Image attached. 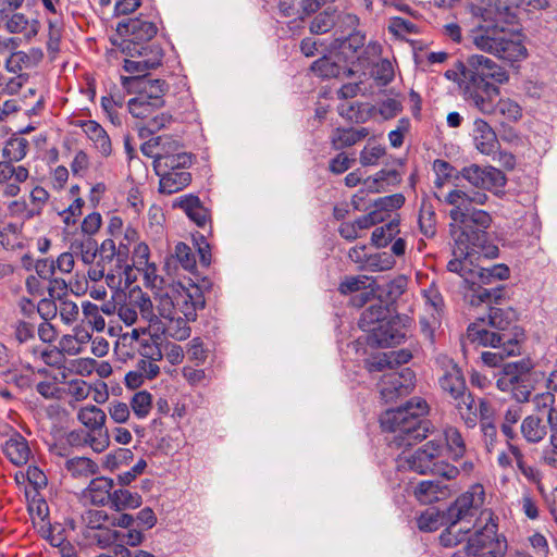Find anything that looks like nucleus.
I'll return each mask as SVG.
<instances>
[{
    "label": "nucleus",
    "instance_id": "obj_1",
    "mask_svg": "<svg viewBox=\"0 0 557 557\" xmlns=\"http://www.w3.org/2000/svg\"><path fill=\"white\" fill-rule=\"evenodd\" d=\"M482 2L481 5L472 9L473 15L481 20V23L469 34L473 46L478 50L509 62L524 59L528 51L521 34L505 26L515 16L510 7L503 0H482Z\"/></svg>",
    "mask_w": 557,
    "mask_h": 557
},
{
    "label": "nucleus",
    "instance_id": "obj_2",
    "mask_svg": "<svg viewBox=\"0 0 557 557\" xmlns=\"http://www.w3.org/2000/svg\"><path fill=\"white\" fill-rule=\"evenodd\" d=\"M449 218L453 220L449 230L454 239V257L447 263L449 272H462L467 267V257L473 253L488 259L498 257L499 249L491 242L487 233L493 222L487 211L465 206L453 207Z\"/></svg>",
    "mask_w": 557,
    "mask_h": 557
},
{
    "label": "nucleus",
    "instance_id": "obj_3",
    "mask_svg": "<svg viewBox=\"0 0 557 557\" xmlns=\"http://www.w3.org/2000/svg\"><path fill=\"white\" fill-rule=\"evenodd\" d=\"M470 527L460 522L449 521V525L441 533L440 543L444 547H454L467 540L463 550L454 553L450 557H504L507 552V541L498 534V517L492 509H482Z\"/></svg>",
    "mask_w": 557,
    "mask_h": 557
},
{
    "label": "nucleus",
    "instance_id": "obj_4",
    "mask_svg": "<svg viewBox=\"0 0 557 557\" xmlns=\"http://www.w3.org/2000/svg\"><path fill=\"white\" fill-rule=\"evenodd\" d=\"M517 312L512 308H490L488 319L471 323L467 338L480 346L505 345L508 354H520L521 330L517 326Z\"/></svg>",
    "mask_w": 557,
    "mask_h": 557
},
{
    "label": "nucleus",
    "instance_id": "obj_5",
    "mask_svg": "<svg viewBox=\"0 0 557 557\" xmlns=\"http://www.w3.org/2000/svg\"><path fill=\"white\" fill-rule=\"evenodd\" d=\"M428 412V404L421 398H412L404 406L386 410L380 419L383 431L393 433L391 443L396 447H409L426 437V422L421 417Z\"/></svg>",
    "mask_w": 557,
    "mask_h": 557
},
{
    "label": "nucleus",
    "instance_id": "obj_6",
    "mask_svg": "<svg viewBox=\"0 0 557 557\" xmlns=\"http://www.w3.org/2000/svg\"><path fill=\"white\" fill-rule=\"evenodd\" d=\"M443 450L444 446L441 440H430L413 453L403 451L396 459L397 469L455 480L459 475L460 469L441 459Z\"/></svg>",
    "mask_w": 557,
    "mask_h": 557
},
{
    "label": "nucleus",
    "instance_id": "obj_7",
    "mask_svg": "<svg viewBox=\"0 0 557 557\" xmlns=\"http://www.w3.org/2000/svg\"><path fill=\"white\" fill-rule=\"evenodd\" d=\"M472 261L467 257V267L462 272H456L463 277L465 282L470 285L472 290L469 296L471 306H480L482 304H490L492 301L498 302L504 297L505 288L503 285H497L493 288L482 287V284H492L494 281L507 280L510 275L509 268L504 264H495L491 268L474 267L470 268Z\"/></svg>",
    "mask_w": 557,
    "mask_h": 557
},
{
    "label": "nucleus",
    "instance_id": "obj_8",
    "mask_svg": "<svg viewBox=\"0 0 557 557\" xmlns=\"http://www.w3.org/2000/svg\"><path fill=\"white\" fill-rule=\"evenodd\" d=\"M30 148L29 141L17 135L10 137L2 149L3 160L0 164L7 165L9 172L5 178H0V184H5L4 196L15 197L21 193L20 184L25 183L29 177V170L25 165H15L22 161Z\"/></svg>",
    "mask_w": 557,
    "mask_h": 557
},
{
    "label": "nucleus",
    "instance_id": "obj_9",
    "mask_svg": "<svg viewBox=\"0 0 557 557\" xmlns=\"http://www.w3.org/2000/svg\"><path fill=\"white\" fill-rule=\"evenodd\" d=\"M532 369L533 363L529 358L504 363L496 380L497 388L511 393L518 403H528L531 396L529 374Z\"/></svg>",
    "mask_w": 557,
    "mask_h": 557
},
{
    "label": "nucleus",
    "instance_id": "obj_10",
    "mask_svg": "<svg viewBox=\"0 0 557 557\" xmlns=\"http://www.w3.org/2000/svg\"><path fill=\"white\" fill-rule=\"evenodd\" d=\"M122 52L129 57L124 60L123 69L129 74L140 75L162 64L164 52L156 42L121 44Z\"/></svg>",
    "mask_w": 557,
    "mask_h": 557
},
{
    "label": "nucleus",
    "instance_id": "obj_11",
    "mask_svg": "<svg viewBox=\"0 0 557 557\" xmlns=\"http://www.w3.org/2000/svg\"><path fill=\"white\" fill-rule=\"evenodd\" d=\"M471 84H503L508 81L505 69L482 54H472L467 59V74Z\"/></svg>",
    "mask_w": 557,
    "mask_h": 557
},
{
    "label": "nucleus",
    "instance_id": "obj_12",
    "mask_svg": "<svg viewBox=\"0 0 557 557\" xmlns=\"http://www.w3.org/2000/svg\"><path fill=\"white\" fill-rule=\"evenodd\" d=\"M77 420L88 433L92 435L91 443L98 449H107L110 445V436L106 426L107 414L96 405H86L77 411Z\"/></svg>",
    "mask_w": 557,
    "mask_h": 557
},
{
    "label": "nucleus",
    "instance_id": "obj_13",
    "mask_svg": "<svg viewBox=\"0 0 557 557\" xmlns=\"http://www.w3.org/2000/svg\"><path fill=\"white\" fill-rule=\"evenodd\" d=\"M485 491L482 484H473L462 493L448 508V521L462 522L473 517L483 506Z\"/></svg>",
    "mask_w": 557,
    "mask_h": 557
},
{
    "label": "nucleus",
    "instance_id": "obj_14",
    "mask_svg": "<svg viewBox=\"0 0 557 557\" xmlns=\"http://www.w3.org/2000/svg\"><path fill=\"white\" fill-rule=\"evenodd\" d=\"M380 393L386 401H394L398 397L407 396L414 387V373L406 368L401 371H387L380 383Z\"/></svg>",
    "mask_w": 557,
    "mask_h": 557
},
{
    "label": "nucleus",
    "instance_id": "obj_15",
    "mask_svg": "<svg viewBox=\"0 0 557 557\" xmlns=\"http://www.w3.org/2000/svg\"><path fill=\"white\" fill-rule=\"evenodd\" d=\"M437 363L441 370L438 385L442 392L449 397L461 396L467 391V384L459 366L447 356L438 357Z\"/></svg>",
    "mask_w": 557,
    "mask_h": 557
},
{
    "label": "nucleus",
    "instance_id": "obj_16",
    "mask_svg": "<svg viewBox=\"0 0 557 557\" xmlns=\"http://www.w3.org/2000/svg\"><path fill=\"white\" fill-rule=\"evenodd\" d=\"M499 94V87L495 84L468 83L465 90L466 100L481 113L486 115L495 114Z\"/></svg>",
    "mask_w": 557,
    "mask_h": 557
},
{
    "label": "nucleus",
    "instance_id": "obj_17",
    "mask_svg": "<svg viewBox=\"0 0 557 557\" xmlns=\"http://www.w3.org/2000/svg\"><path fill=\"white\" fill-rule=\"evenodd\" d=\"M116 30L121 36L127 37L122 44H148L157 35L158 27L151 21L135 17L119 22Z\"/></svg>",
    "mask_w": 557,
    "mask_h": 557
},
{
    "label": "nucleus",
    "instance_id": "obj_18",
    "mask_svg": "<svg viewBox=\"0 0 557 557\" xmlns=\"http://www.w3.org/2000/svg\"><path fill=\"white\" fill-rule=\"evenodd\" d=\"M172 207L181 209L199 227H205L211 221L209 209L194 194H186L175 198Z\"/></svg>",
    "mask_w": 557,
    "mask_h": 557
},
{
    "label": "nucleus",
    "instance_id": "obj_19",
    "mask_svg": "<svg viewBox=\"0 0 557 557\" xmlns=\"http://www.w3.org/2000/svg\"><path fill=\"white\" fill-rule=\"evenodd\" d=\"M405 337L406 333L399 321L387 319L377 325L373 335H369V342L381 347L394 346L400 344Z\"/></svg>",
    "mask_w": 557,
    "mask_h": 557
},
{
    "label": "nucleus",
    "instance_id": "obj_20",
    "mask_svg": "<svg viewBox=\"0 0 557 557\" xmlns=\"http://www.w3.org/2000/svg\"><path fill=\"white\" fill-rule=\"evenodd\" d=\"M473 141L475 148L486 156H492L499 147L496 133L483 119H475L473 122Z\"/></svg>",
    "mask_w": 557,
    "mask_h": 557
},
{
    "label": "nucleus",
    "instance_id": "obj_21",
    "mask_svg": "<svg viewBox=\"0 0 557 557\" xmlns=\"http://www.w3.org/2000/svg\"><path fill=\"white\" fill-rule=\"evenodd\" d=\"M2 453L16 467L26 465L32 456L28 441L17 432L4 442Z\"/></svg>",
    "mask_w": 557,
    "mask_h": 557
},
{
    "label": "nucleus",
    "instance_id": "obj_22",
    "mask_svg": "<svg viewBox=\"0 0 557 557\" xmlns=\"http://www.w3.org/2000/svg\"><path fill=\"white\" fill-rule=\"evenodd\" d=\"M44 59V52L39 48H32L28 51H11L5 61V69L14 74L23 70H29L37 66Z\"/></svg>",
    "mask_w": 557,
    "mask_h": 557
},
{
    "label": "nucleus",
    "instance_id": "obj_23",
    "mask_svg": "<svg viewBox=\"0 0 557 557\" xmlns=\"http://www.w3.org/2000/svg\"><path fill=\"white\" fill-rule=\"evenodd\" d=\"M160 170L161 169H158L156 172L160 176L159 191L161 194H175L188 186L191 182V174L185 170L173 169L163 173H161Z\"/></svg>",
    "mask_w": 557,
    "mask_h": 557
},
{
    "label": "nucleus",
    "instance_id": "obj_24",
    "mask_svg": "<svg viewBox=\"0 0 557 557\" xmlns=\"http://www.w3.org/2000/svg\"><path fill=\"white\" fill-rule=\"evenodd\" d=\"M388 314V307L379 300L362 311L358 325L362 331L373 335L377 325L387 320Z\"/></svg>",
    "mask_w": 557,
    "mask_h": 557
},
{
    "label": "nucleus",
    "instance_id": "obj_25",
    "mask_svg": "<svg viewBox=\"0 0 557 557\" xmlns=\"http://www.w3.org/2000/svg\"><path fill=\"white\" fill-rule=\"evenodd\" d=\"M114 482L112 479L104 476L95 478L87 487V496L94 505L110 506Z\"/></svg>",
    "mask_w": 557,
    "mask_h": 557
},
{
    "label": "nucleus",
    "instance_id": "obj_26",
    "mask_svg": "<svg viewBox=\"0 0 557 557\" xmlns=\"http://www.w3.org/2000/svg\"><path fill=\"white\" fill-rule=\"evenodd\" d=\"M442 436L445 441V448L454 461H458L467 453L466 441L458 428L445 425L442 430Z\"/></svg>",
    "mask_w": 557,
    "mask_h": 557
},
{
    "label": "nucleus",
    "instance_id": "obj_27",
    "mask_svg": "<svg viewBox=\"0 0 557 557\" xmlns=\"http://www.w3.org/2000/svg\"><path fill=\"white\" fill-rule=\"evenodd\" d=\"M205 307L202 295L196 289L195 295L188 292L180 293L176 297L177 314L189 321L197 319V311Z\"/></svg>",
    "mask_w": 557,
    "mask_h": 557
},
{
    "label": "nucleus",
    "instance_id": "obj_28",
    "mask_svg": "<svg viewBox=\"0 0 557 557\" xmlns=\"http://www.w3.org/2000/svg\"><path fill=\"white\" fill-rule=\"evenodd\" d=\"M70 250L85 264H92L98 253V243L86 235H77L70 243Z\"/></svg>",
    "mask_w": 557,
    "mask_h": 557
},
{
    "label": "nucleus",
    "instance_id": "obj_29",
    "mask_svg": "<svg viewBox=\"0 0 557 557\" xmlns=\"http://www.w3.org/2000/svg\"><path fill=\"white\" fill-rule=\"evenodd\" d=\"M488 196L480 190H474L471 193H466L461 189H453L450 190L446 197L445 201L451 207H460L463 208H474V205L483 206L487 202Z\"/></svg>",
    "mask_w": 557,
    "mask_h": 557
},
{
    "label": "nucleus",
    "instance_id": "obj_30",
    "mask_svg": "<svg viewBox=\"0 0 557 557\" xmlns=\"http://www.w3.org/2000/svg\"><path fill=\"white\" fill-rule=\"evenodd\" d=\"M450 398L455 401V408L466 426L469 429L475 428L478 424V413L473 395L467 389L461 396Z\"/></svg>",
    "mask_w": 557,
    "mask_h": 557
},
{
    "label": "nucleus",
    "instance_id": "obj_31",
    "mask_svg": "<svg viewBox=\"0 0 557 557\" xmlns=\"http://www.w3.org/2000/svg\"><path fill=\"white\" fill-rule=\"evenodd\" d=\"M400 181L401 176L397 170L382 169L374 176L364 180L363 186L371 193H381L388 186L398 184Z\"/></svg>",
    "mask_w": 557,
    "mask_h": 557
},
{
    "label": "nucleus",
    "instance_id": "obj_32",
    "mask_svg": "<svg viewBox=\"0 0 557 557\" xmlns=\"http://www.w3.org/2000/svg\"><path fill=\"white\" fill-rule=\"evenodd\" d=\"M375 107L370 103L355 102L350 104H339L338 114L351 123H366L375 112Z\"/></svg>",
    "mask_w": 557,
    "mask_h": 557
},
{
    "label": "nucleus",
    "instance_id": "obj_33",
    "mask_svg": "<svg viewBox=\"0 0 557 557\" xmlns=\"http://www.w3.org/2000/svg\"><path fill=\"white\" fill-rule=\"evenodd\" d=\"M139 240V233L133 226H127L123 231V238L120 240L117 246V268L123 270L125 275H128V271L132 270L128 264V258L131 252V245L137 244Z\"/></svg>",
    "mask_w": 557,
    "mask_h": 557
},
{
    "label": "nucleus",
    "instance_id": "obj_34",
    "mask_svg": "<svg viewBox=\"0 0 557 557\" xmlns=\"http://www.w3.org/2000/svg\"><path fill=\"white\" fill-rule=\"evenodd\" d=\"M36 325L23 319H16L9 324L8 337L17 346L35 341Z\"/></svg>",
    "mask_w": 557,
    "mask_h": 557
},
{
    "label": "nucleus",
    "instance_id": "obj_35",
    "mask_svg": "<svg viewBox=\"0 0 557 557\" xmlns=\"http://www.w3.org/2000/svg\"><path fill=\"white\" fill-rule=\"evenodd\" d=\"M64 469L74 479H88L95 475L99 467L97 462L87 457H73L66 459Z\"/></svg>",
    "mask_w": 557,
    "mask_h": 557
},
{
    "label": "nucleus",
    "instance_id": "obj_36",
    "mask_svg": "<svg viewBox=\"0 0 557 557\" xmlns=\"http://www.w3.org/2000/svg\"><path fill=\"white\" fill-rule=\"evenodd\" d=\"M445 490L441 482L425 480L414 487V496L421 504L429 505L440 500L445 495Z\"/></svg>",
    "mask_w": 557,
    "mask_h": 557
},
{
    "label": "nucleus",
    "instance_id": "obj_37",
    "mask_svg": "<svg viewBox=\"0 0 557 557\" xmlns=\"http://www.w3.org/2000/svg\"><path fill=\"white\" fill-rule=\"evenodd\" d=\"M521 434L528 443L541 442L547 433L546 425L537 416L525 417L521 422Z\"/></svg>",
    "mask_w": 557,
    "mask_h": 557
},
{
    "label": "nucleus",
    "instance_id": "obj_38",
    "mask_svg": "<svg viewBox=\"0 0 557 557\" xmlns=\"http://www.w3.org/2000/svg\"><path fill=\"white\" fill-rule=\"evenodd\" d=\"M86 136L89 140L92 141L95 149L102 157L107 158L112 154L113 148L111 138L107 131L98 122H96V124H89Z\"/></svg>",
    "mask_w": 557,
    "mask_h": 557
},
{
    "label": "nucleus",
    "instance_id": "obj_39",
    "mask_svg": "<svg viewBox=\"0 0 557 557\" xmlns=\"http://www.w3.org/2000/svg\"><path fill=\"white\" fill-rule=\"evenodd\" d=\"M169 89V85L164 79H147L144 82L140 96L145 97L152 106L161 108L164 106V95Z\"/></svg>",
    "mask_w": 557,
    "mask_h": 557
},
{
    "label": "nucleus",
    "instance_id": "obj_40",
    "mask_svg": "<svg viewBox=\"0 0 557 557\" xmlns=\"http://www.w3.org/2000/svg\"><path fill=\"white\" fill-rule=\"evenodd\" d=\"M143 503L141 496L125 488L113 490L110 507L116 511L138 508Z\"/></svg>",
    "mask_w": 557,
    "mask_h": 557
},
{
    "label": "nucleus",
    "instance_id": "obj_41",
    "mask_svg": "<svg viewBox=\"0 0 557 557\" xmlns=\"http://www.w3.org/2000/svg\"><path fill=\"white\" fill-rule=\"evenodd\" d=\"M189 320L181 314L172 315L165 319L163 323V333L176 341H184L190 336Z\"/></svg>",
    "mask_w": 557,
    "mask_h": 557
},
{
    "label": "nucleus",
    "instance_id": "obj_42",
    "mask_svg": "<svg viewBox=\"0 0 557 557\" xmlns=\"http://www.w3.org/2000/svg\"><path fill=\"white\" fill-rule=\"evenodd\" d=\"M128 295L138 313H140L145 320L153 322L158 319V315L154 313V301L140 288L131 289Z\"/></svg>",
    "mask_w": 557,
    "mask_h": 557
},
{
    "label": "nucleus",
    "instance_id": "obj_43",
    "mask_svg": "<svg viewBox=\"0 0 557 557\" xmlns=\"http://www.w3.org/2000/svg\"><path fill=\"white\" fill-rule=\"evenodd\" d=\"M521 417L522 408L519 405H511L505 410L500 431L506 437L507 443L512 442L517 437L515 425L520 421Z\"/></svg>",
    "mask_w": 557,
    "mask_h": 557
},
{
    "label": "nucleus",
    "instance_id": "obj_44",
    "mask_svg": "<svg viewBox=\"0 0 557 557\" xmlns=\"http://www.w3.org/2000/svg\"><path fill=\"white\" fill-rule=\"evenodd\" d=\"M399 233V221L392 220L383 226L376 227L372 232L371 242L372 244L380 248L385 247L389 244L395 236Z\"/></svg>",
    "mask_w": 557,
    "mask_h": 557
},
{
    "label": "nucleus",
    "instance_id": "obj_45",
    "mask_svg": "<svg viewBox=\"0 0 557 557\" xmlns=\"http://www.w3.org/2000/svg\"><path fill=\"white\" fill-rule=\"evenodd\" d=\"M193 163V157L186 152H180L175 154H162L158 158V164H154V169H161L162 166L168 170H185Z\"/></svg>",
    "mask_w": 557,
    "mask_h": 557
},
{
    "label": "nucleus",
    "instance_id": "obj_46",
    "mask_svg": "<svg viewBox=\"0 0 557 557\" xmlns=\"http://www.w3.org/2000/svg\"><path fill=\"white\" fill-rule=\"evenodd\" d=\"M310 69L315 75L322 78L338 77L343 72V67L336 62L332 61L329 57H322L315 60L311 64Z\"/></svg>",
    "mask_w": 557,
    "mask_h": 557
},
{
    "label": "nucleus",
    "instance_id": "obj_47",
    "mask_svg": "<svg viewBox=\"0 0 557 557\" xmlns=\"http://www.w3.org/2000/svg\"><path fill=\"white\" fill-rule=\"evenodd\" d=\"M495 114L502 115L508 122H518L522 117V108L509 98H498Z\"/></svg>",
    "mask_w": 557,
    "mask_h": 557
},
{
    "label": "nucleus",
    "instance_id": "obj_48",
    "mask_svg": "<svg viewBox=\"0 0 557 557\" xmlns=\"http://www.w3.org/2000/svg\"><path fill=\"white\" fill-rule=\"evenodd\" d=\"M422 295L425 301L428 312L437 313L442 315L445 304L438 287L434 283H432L428 288L422 290Z\"/></svg>",
    "mask_w": 557,
    "mask_h": 557
},
{
    "label": "nucleus",
    "instance_id": "obj_49",
    "mask_svg": "<svg viewBox=\"0 0 557 557\" xmlns=\"http://www.w3.org/2000/svg\"><path fill=\"white\" fill-rule=\"evenodd\" d=\"M152 407V396L146 391L136 392L131 399V408L138 419L146 418Z\"/></svg>",
    "mask_w": 557,
    "mask_h": 557
},
{
    "label": "nucleus",
    "instance_id": "obj_50",
    "mask_svg": "<svg viewBox=\"0 0 557 557\" xmlns=\"http://www.w3.org/2000/svg\"><path fill=\"white\" fill-rule=\"evenodd\" d=\"M154 309L164 320L177 314L176 299L174 300L168 293L154 292Z\"/></svg>",
    "mask_w": 557,
    "mask_h": 557
},
{
    "label": "nucleus",
    "instance_id": "obj_51",
    "mask_svg": "<svg viewBox=\"0 0 557 557\" xmlns=\"http://www.w3.org/2000/svg\"><path fill=\"white\" fill-rule=\"evenodd\" d=\"M91 393V386L82 379L71 380L67 384L66 394L71 396L69 405L73 408V401L78 403L87 399Z\"/></svg>",
    "mask_w": 557,
    "mask_h": 557
},
{
    "label": "nucleus",
    "instance_id": "obj_52",
    "mask_svg": "<svg viewBox=\"0 0 557 557\" xmlns=\"http://www.w3.org/2000/svg\"><path fill=\"white\" fill-rule=\"evenodd\" d=\"M394 265L395 259L392 255L387 252H379L369 256L367 264L364 265V270L382 272L391 270Z\"/></svg>",
    "mask_w": 557,
    "mask_h": 557
},
{
    "label": "nucleus",
    "instance_id": "obj_53",
    "mask_svg": "<svg viewBox=\"0 0 557 557\" xmlns=\"http://www.w3.org/2000/svg\"><path fill=\"white\" fill-rule=\"evenodd\" d=\"M30 201L33 207L27 210L25 219L29 220L39 215L49 199V193L41 186H36L30 191Z\"/></svg>",
    "mask_w": 557,
    "mask_h": 557
},
{
    "label": "nucleus",
    "instance_id": "obj_54",
    "mask_svg": "<svg viewBox=\"0 0 557 557\" xmlns=\"http://www.w3.org/2000/svg\"><path fill=\"white\" fill-rule=\"evenodd\" d=\"M506 175L494 166H486L483 189L498 193L506 185Z\"/></svg>",
    "mask_w": 557,
    "mask_h": 557
},
{
    "label": "nucleus",
    "instance_id": "obj_55",
    "mask_svg": "<svg viewBox=\"0 0 557 557\" xmlns=\"http://www.w3.org/2000/svg\"><path fill=\"white\" fill-rule=\"evenodd\" d=\"M128 112L137 119H148L158 107L151 104L150 101L141 97L140 95L136 98H132L128 103Z\"/></svg>",
    "mask_w": 557,
    "mask_h": 557
},
{
    "label": "nucleus",
    "instance_id": "obj_56",
    "mask_svg": "<svg viewBox=\"0 0 557 557\" xmlns=\"http://www.w3.org/2000/svg\"><path fill=\"white\" fill-rule=\"evenodd\" d=\"M83 314L86 321L92 326L94 330L101 332L106 326V321L100 314L99 306L90 301H84L82 304Z\"/></svg>",
    "mask_w": 557,
    "mask_h": 557
},
{
    "label": "nucleus",
    "instance_id": "obj_57",
    "mask_svg": "<svg viewBox=\"0 0 557 557\" xmlns=\"http://www.w3.org/2000/svg\"><path fill=\"white\" fill-rule=\"evenodd\" d=\"M354 128H336L331 135V144L333 149L342 150L344 148L354 146L356 143Z\"/></svg>",
    "mask_w": 557,
    "mask_h": 557
},
{
    "label": "nucleus",
    "instance_id": "obj_58",
    "mask_svg": "<svg viewBox=\"0 0 557 557\" xmlns=\"http://www.w3.org/2000/svg\"><path fill=\"white\" fill-rule=\"evenodd\" d=\"M442 315L437 313L428 312L420 318V329L423 336L431 343H434L435 331L441 326Z\"/></svg>",
    "mask_w": 557,
    "mask_h": 557
},
{
    "label": "nucleus",
    "instance_id": "obj_59",
    "mask_svg": "<svg viewBox=\"0 0 557 557\" xmlns=\"http://www.w3.org/2000/svg\"><path fill=\"white\" fill-rule=\"evenodd\" d=\"M481 438L485 449L488 453H493L499 444L498 430L496 422H486L480 424Z\"/></svg>",
    "mask_w": 557,
    "mask_h": 557
},
{
    "label": "nucleus",
    "instance_id": "obj_60",
    "mask_svg": "<svg viewBox=\"0 0 557 557\" xmlns=\"http://www.w3.org/2000/svg\"><path fill=\"white\" fill-rule=\"evenodd\" d=\"M335 25L334 14L327 11L321 12L314 16L310 23V32L312 34H325Z\"/></svg>",
    "mask_w": 557,
    "mask_h": 557
},
{
    "label": "nucleus",
    "instance_id": "obj_61",
    "mask_svg": "<svg viewBox=\"0 0 557 557\" xmlns=\"http://www.w3.org/2000/svg\"><path fill=\"white\" fill-rule=\"evenodd\" d=\"M139 354L143 359L161 361L163 359V351L157 338L150 337L140 342Z\"/></svg>",
    "mask_w": 557,
    "mask_h": 557
},
{
    "label": "nucleus",
    "instance_id": "obj_62",
    "mask_svg": "<svg viewBox=\"0 0 557 557\" xmlns=\"http://www.w3.org/2000/svg\"><path fill=\"white\" fill-rule=\"evenodd\" d=\"M174 252L175 258L185 270L193 272L196 269V258L188 245L185 243L176 244Z\"/></svg>",
    "mask_w": 557,
    "mask_h": 557
},
{
    "label": "nucleus",
    "instance_id": "obj_63",
    "mask_svg": "<svg viewBox=\"0 0 557 557\" xmlns=\"http://www.w3.org/2000/svg\"><path fill=\"white\" fill-rule=\"evenodd\" d=\"M433 170L436 174L434 184L437 188L444 186V184L454 176L456 169L447 161L436 159L433 162Z\"/></svg>",
    "mask_w": 557,
    "mask_h": 557
},
{
    "label": "nucleus",
    "instance_id": "obj_64",
    "mask_svg": "<svg viewBox=\"0 0 557 557\" xmlns=\"http://www.w3.org/2000/svg\"><path fill=\"white\" fill-rule=\"evenodd\" d=\"M373 77L380 85H387L394 78V69L391 61L383 59L373 67Z\"/></svg>",
    "mask_w": 557,
    "mask_h": 557
}]
</instances>
